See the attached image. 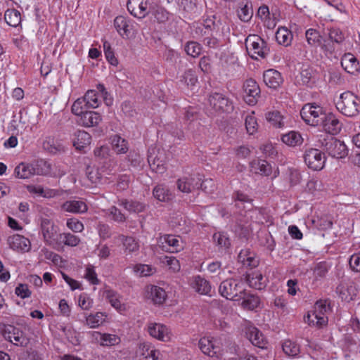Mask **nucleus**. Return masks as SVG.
Segmentation results:
<instances>
[{"label":"nucleus","mask_w":360,"mask_h":360,"mask_svg":"<svg viewBox=\"0 0 360 360\" xmlns=\"http://www.w3.org/2000/svg\"><path fill=\"white\" fill-rule=\"evenodd\" d=\"M281 140L284 143L290 146L300 145L303 141L300 134L295 131H291L283 134L281 137Z\"/></svg>","instance_id":"58836bf2"},{"label":"nucleus","mask_w":360,"mask_h":360,"mask_svg":"<svg viewBox=\"0 0 360 360\" xmlns=\"http://www.w3.org/2000/svg\"><path fill=\"white\" fill-rule=\"evenodd\" d=\"M300 75L302 84L307 87H312L315 83L313 70L309 67L302 68Z\"/></svg>","instance_id":"37998d69"},{"label":"nucleus","mask_w":360,"mask_h":360,"mask_svg":"<svg viewBox=\"0 0 360 360\" xmlns=\"http://www.w3.org/2000/svg\"><path fill=\"white\" fill-rule=\"evenodd\" d=\"M127 7L129 12L138 18H143L148 13L145 0H128Z\"/></svg>","instance_id":"2eb2a0df"},{"label":"nucleus","mask_w":360,"mask_h":360,"mask_svg":"<svg viewBox=\"0 0 360 360\" xmlns=\"http://www.w3.org/2000/svg\"><path fill=\"white\" fill-rule=\"evenodd\" d=\"M198 346L200 350L210 356H214L217 352L212 342L207 338H202L199 340Z\"/></svg>","instance_id":"de8ad7c7"},{"label":"nucleus","mask_w":360,"mask_h":360,"mask_svg":"<svg viewBox=\"0 0 360 360\" xmlns=\"http://www.w3.org/2000/svg\"><path fill=\"white\" fill-rule=\"evenodd\" d=\"M319 126H321L326 132L325 135L333 136L340 131L342 123L333 113L325 112Z\"/></svg>","instance_id":"9b49d317"},{"label":"nucleus","mask_w":360,"mask_h":360,"mask_svg":"<svg viewBox=\"0 0 360 360\" xmlns=\"http://www.w3.org/2000/svg\"><path fill=\"white\" fill-rule=\"evenodd\" d=\"M241 297H240V300H243L241 303V306L248 310H253L259 306V297L248 293L245 290H241Z\"/></svg>","instance_id":"c756f323"},{"label":"nucleus","mask_w":360,"mask_h":360,"mask_svg":"<svg viewBox=\"0 0 360 360\" xmlns=\"http://www.w3.org/2000/svg\"><path fill=\"white\" fill-rule=\"evenodd\" d=\"M252 172L264 176H269L272 168L270 164L264 160H254L250 162Z\"/></svg>","instance_id":"7c9ffc66"},{"label":"nucleus","mask_w":360,"mask_h":360,"mask_svg":"<svg viewBox=\"0 0 360 360\" xmlns=\"http://www.w3.org/2000/svg\"><path fill=\"white\" fill-rule=\"evenodd\" d=\"M106 299L108 300V302L110 303L112 307H113L115 309L119 311H122L124 309V306L121 303L120 300V296L117 295V292H115L113 290H106L105 292Z\"/></svg>","instance_id":"864d4df0"},{"label":"nucleus","mask_w":360,"mask_h":360,"mask_svg":"<svg viewBox=\"0 0 360 360\" xmlns=\"http://www.w3.org/2000/svg\"><path fill=\"white\" fill-rule=\"evenodd\" d=\"M252 8L249 7L248 3L245 4L238 11V16L243 22L250 21L252 17Z\"/></svg>","instance_id":"e2e57ef3"},{"label":"nucleus","mask_w":360,"mask_h":360,"mask_svg":"<svg viewBox=\"0 0 360 360\" xmlns=\"http://www.w3.org/2000/svg\"><path fill=\"white\" fill-rule=\"evenodd\" d=\"M208 101L212 108L219 112L230 113L233 110L232 101L220 93H212L210 95Z\"/></svg>","instance_id":"0eeeda50"},{"label":"nucleus","mask_w":360,"mask_h":360,"mask_svg":"<svg viewBox=\"0 0 360 360\" xmlns=\"http://www.w3.org/2000/svg\"><path fill=\"white\" fill-rule=\"evenodd\" d=\"M86 105L89 108H96L99 105L100 101L96 90H89L83 96Z\"/></svg>","instance_id":"3c124183"},{"label":"nucleus","mask_w":360,"mask_h":360,"mask_svg":"<svg viewBox=\"0 0 360 360\" xmlns=\"http://www.w3.org/2000/svg\"><path fill=\"white\" fill-rule=\"evenodd\" d=\"M105 315L101 312H97L96 314H91L86 317V324L91 328L98 327L105 320Z\"/></svg>","instance_id":"5fc2aeb1"},{"label":"nucleus","mask_w":360,"mask_h":360,"mask_svg":"<svg viewBox=\"0 0 360 360\" xmlns=\"http://www.w3.org/2000/svg\"><path fill=\"white\" fill-rule=\"evenodd\" d=\"M75 136L73 146L77 150H82L91 143V135L84 130H78Z\"/></svg>","instance_id":"2f4dec72"},{"label":"nucleus","mask_w":360,"mask_h":360,"mask_svg":"<svg viewBox=\"0 0 360 360\" xmlns=\"http://www.w3.org/2000/svg\"><path fill=\"white\" fill-rule=\"evenodd\" d=\"M114 242H121L123 245L124 252L126 254L137 252L139 249L138 241L131 236H126L123 234H119L113 239Z\"/></svg>","instance_id":"6ab92c4d"},{"label":"nucleus","mask_w":360,"mask_h":360,"mask_svg":"<svg viewBox=\"0 0 360 360\" xmlns=\"http://www.w3.org/2000/svg\"><path fill=\"white\" fill-rule=\"evenodd\" d=\"M304 160L309 169L319 171L324 167L326 158L320 150L309 148L305 151Z\"/></svg>","instance_id":"6e6552de"},{"label":"nucleus","mask_w":360,"mask_h":360,"mask_svg":"<svg viewBox=\"0 0 360 360\" xmlns=\"http://www.w3.org/2000/svg\"><path fill=\"white\" fill-rule=\"evenodd\" d=\"M120 205L130 212L139 213L145 210L146 205L140 202L122 200Z\"/></svg>","instance_id":"c03bdc74"},{"label":"nucleus","mask_w":360,"mask_h":360,"mask_svg":"<svg viewBox=\"0 0 360 360\" xmlns=\"http://www.w3.org/2000/svg\"><path fill=\"white\" fill-rule=\"evenodd\" d=\"M213 239L220 248L227 249L231 245L230 239L224 233H215Z\"/></svg>","instance_id":"bf43d9fd"},{"label":"nucleus","mask_w":360,"mask_h":360,"mask_svg":"<svg viewBox=\"0 0 360 360\" xmlns=\"http://www.w3.org/2000/svg\"><path fill=\"white\" fill-rule=\"evenodd\" d=\"M244 290L242 288V283L236 278L223 281L219 288V292L222 297L233 301L240 300V291Z\"/></svg>","instance_id":"20e7f679"},{"label":"nucleus","mask_w":360,"mask_h":360,"mask_svg":"<svg viewBox=\"0 0 360 360\" xmlns=\"http://www.w3.org/2000/svg\"><path fill=\"white\" fill-rule=\"evenodd\" d=\"M324 113L323 108L316 103H307L300 111L302 120L311 126H319Z\"/></svg>","instance_id":"39448f33"},{"label":"nucleus","mask_w":360,"mask_h":360,"mask_svg":"<svg viewBox=\"0 0 360 360\" xmlns=\"http://www.w3.org/2000/svg\"><path fill=\"white\" fill-rule=\"evenodd\" d=\"M247 337L251 343L259 348H264L266 344L265 338L262 332L255 327H250L246 333Z\"/></svg>","instance_id":"cd10ccee"},{"label":"nucleus","mask_w":360,"mask_h":360,"mask_svg":"<svg viewBox=\"0 0 360 360\" xmlns=\"http://www.w3.org/2000/svg\"><path fill=\"white\" fill-rule=\"evenodd\" d=\"M88 109L89 107L86 105L83 97L77 98L72 105V112L78 117L88 110Z\"/></svg>","instance_id":"6e6d98bb"},{"label":"nucleus","mask_w":360,"mask_h":360,"mask_svg":"<svg viewBox=\"0 0 360 360\" xmlns=\"http://www.w3.org/2000/svg\"><path fill=\"white\" fill-rule=\"evenodd\" d=\"M62 209L66 212L75 214L84 213L88 210L86 203L80 200L65 201L62 205Z\"/></svg>","instance_id":"a878e982"},{"label":"nucleus","mask_w":360,"mask_h":360,"mask_svg":"<svg viewBox=\"0 0 360 360\" xmlns=\"http://www.w3.org/2000/svg\"><path fill=\"white\" fill-rule=\"evenodd\" d=\"M247 253V250L240 251V252L238 255L239 261L241 262L243 264V265L249 266L251 269L257 267L259 264V260L254 256L250 255V253H249V255H248Z\"/></svg>","instance_id":"8fccbe9b"},{"label":"nucleus","mask_w":360,"mask_h":360,"mask_svg":"<svg viewBox=\"0 0 360 360\" xmlns=\"http://www.w3.org/2000/svg\"><path fill=\"white\" fill-rule=\"evenodd\" d=\"M328 31V37L332 42L340 44L344 41L345 34L340 28L332 27Z\"/></svg>","instance_id":"4d7b16f0"},{"label":"nucleus","mask_w":360,"mask_h":360,"mask_svg":"<svg viewBox=\"0 0 360 360\" xmlns=\"http://www.w3.org/2000/svg\"><path fill=\"white\" fill-rule=\"evenodd\" d=\"M264 83L270 88L276 89L283 83L281 73L274 69L266 70L263 74Z\"/></svg>","instance_id":"4be33fe9"},{"label":"nucleus","mask_w":360,"mask_h":360,"mask_svg":"<svg viewBox=\"0 0 360 360\" xmlns=\"http://www.w3.org/2000/svg\"><path fill=\"white\" fill-rule=\"evenodd\" d=\"M233 200L235 202V206L239 210H243L246 208L245 205V203L250 204L252 202V199L249 198L246 194L240 192L236 191L233 194Z\"/></svg>","instance_id":"09e8293b"},{"label":"nucleus","mask_w":360,"mask_h":360,"mask_svg":"<svg viewBox=\"0 0 360 360\" xmlns=\"http://www.w3.org/2000/svg\"><path fill=\"white\" fill-rule=\"evenodd\" d=\"M276 39L279 44L287 46L291 44L292 34L287 28L279 27L276 32Z\"/></svg>","instance_id":"e433bc0d"},{"label":"nucleus","mask_w":360,"mask_h":360,"mask_svg":"<svg viewBox=\"0 0 360 360\" xmlns=\"http://www.w3.org/2000/svg\"><path fill=\"white\" fill-rule=\"evenodd\" d=\"M203 28L198 27L195 29L196 34H200L202 36H217L219 33V27L212 18H207L204 20Z\"/></svg>","instance_id":"b1692460"},{"label":"nucleus","mask_w":360,"mask_h":360,"mask_svg":"<svg viewBox=\"0 0 360 360\" xmlns=\"http://www.w3.org/2000/svg\"><path fill=\"white\" fill-rule=\"evenodd\" d=\"M44 150L51 154H56L64 151L63 146L52 137H47L42 143Z\"/></svg>","instance_id":"72a5a7b5"},{"label":"nucleus","mask_w":360,"mask_h":360,"mask_svg":"<svg viewBox=\"0 0 360 360\" xmlns=\"http://www.w3.org/2000/svg\"><path fill=\"white\" fill-rule=\"evenodd\" d=\"M305 37L308 44L311 46L317 47L322 44V37L316 30L311 28L307 30L305 32Z\"/></svg>","instance_id":"79ce46f5"},{"label":"nucleus","mask_w":360,"mask_h":360,"mask_svg":"<svg viewBox=\"0 0 360 360\" xmlns=\"http://www.w3.org/2000/svg\"><path fill=\"white\" fill-rule=\"evenodd\" d=\"M101 121V116L95 111H85L79 117L77 122L85 127L96 126Z\"/></svg>","instance_id":"aec40b11"},{"label":"nucleus","mask_w":360,"mask_h":360,"mask_svg":"<svg viewBox=\"0 0 360 360\" xmlns=\"http://www.w3.org/2000/svg\"><path fill=\"white\" fill-rule=\"evenodd\" d=\"M263 276L260 272H253L246 275V281L252 288L261 290L265 287V284L262 282Z\"/></svg>","instance_id":"4c0bfd02"},{"label":"nucleus","mask_w":360,"mask_h":360,"mask_svg":"<svg viewBox=\"0 0 360 360\" xmlns=\"http://www.w3.org/2000/svg\"><path fill=\"white\" fill-rule=\"evenodd\" d=\"M335 106L342 115L355 117L360 112V98L351 91H345L340 94Z\"/></svg>","instance_id":"7ed1b4c3"},{"label":"nucleus","mask_w":360,"mask_h":360,"mask_svg":"<svg viewBox=\"0 0 360 360\" xmlns=\"http://www.w3.org/2000/svg\"><path fill=\"white\" fill-rule=\"evenodd\" d=\"M319 143L329 156L342 159L347 156L349 150L345 143L331 135H321Z\"/></svg>","instance_id":"f03ea898"},{"label":"nucleus","mask_w":360,"mask_h":360,"mask_svg":"<svg viewBox=\"0 0 360 360\" xmlns=\"http://www.w3.org/2000/svg\"><path fill=\"white\" fill-rule=\"evenodd\" d=\"M153 15L158 22L162 23L169 20V13L164 8L159 7L154 11Z\"/></svg>","instance_id":"774afa93"},{"label":"nucleus","mask_w":360,"mask_h":360,"mask_svg":"<svg viewBox=\"0 0 360 360\" xmlns=\"http://www.w3.org/2000/svg\"><path fill=\"white\" fill-rule=\"evenodd\" d=\"M153 195L160 202H169L173 198V194L169 187L164 184H158L153 189Z\"/></svg>","instance_id":"bb28decb"},{"label":"nucleus","mask_w":360,"mask_h":360,"mask_svg":"<svg viewBox=\"0 0 360 360\" xmlns=\"http://www.w3.org/2000/svg\"><path fill=\"white\" fill-rule=\"evenodd\" d=\"M160 352L149 343H143L139 345V360H160Z\"/></svg>","instance_id":"a211bd4d"},{"label":"nucleus","mask_w":360,"mask_h":360,"mask_svg":"<svg viewBox=\"0 0 360 360\" xmlns=\"http://www.w3.org/2000/svg\"><path fill=\"white\" fill-rule=\"evenodd\" d=\"M149 334L159 340L167 341L169 339L168 328L163 324L152 323L148 325Z\"/></svg>","instance_id":"5701e85b"},{"label":"nucleus","mask_w":360,"mask_h":360,"mask_svg":"<svg viewBox=\"0 0 360 360\" xmlns=\"http://www.w3.org/2000/svg\"><path fill=\"white\" fill-rule=\"evenodd\" d=\"M254 112L252 114H248L245 119V125L247 129V131L250 134H253L257 131V122L255 117L253 115Z\"/></svg>","instance_id":"052dcab7"},{"label":"nucleus","mask_w":360,"mask_h":360,"mask_svg":"<svg viewBox=\"0 0 360 360\" xmlns=\"http://www.w3.org/2000/svg\"><path fill=\"white\" fill-rule=\"evenodd\" d=\"M266 119L274 127L281 128L284 126L283 117L279 111L268 112L266 113Z\"/></svg>","instance_id":"49530a36"},{"label":"nucleus","mask_w":360,"mask_h":360,"mask_svg":"<svg viewBox=\"0 0 360 360\" xmlns=\"http://www.w3.org/2000/svg\"><path fill=\"white\" fill-rule=\"evenodd\" d=\"M191 285L197 292L201 295H209L211 291L210 282L200 276L193 278Z\"/></svg>","instance_id":"c85d7f7f"},{"label":"nucleus","mask_w":360,"mask_h":360,"mask_svg":"<svg viewBox=\"0 0 360 360\" xmlns=\"http://www.w3.org/2000/svg\"><path fill=\"white\" fill-rule=\"evenodd\" d=\"M245 44L247 50L252 51V58L257 59V56L264 58L269 53L266 42L258 35H249L245 40Z\"/></svg>","instance_id":"423d86ee"},{"label":"nucleus","mask_w":360,"mask_h":360,"mask_svg":"<svg viewBox=\"0 0 360 360\" xmlns=\"http://www.w3.org/2000/svg\"><path fill=\"white\" fill-rule=\"evenodd\" d=\"M146 292L148 298H150L155 304H162L167 297L165 290L157 285H148L146 287Z\"/></svg>","instance_id":"393cba45"},{"label":"nucleus","mask_w":360,"mask_h":360,"mask_svg":"<svg viewBox=\"0 0 360 360\" xmlns=\"http://www.w3.org/2000/svg\"><path fill=\"white\" fill-rule=\"evenodd\" d=\"M41 229L44 238L46 241H49L51 239L56 233L53 224L47 218L41 219Z\"/></svg>","instance_id":"a19ab883"},{"label":"nucleus","mask_w":360,"mask_h":360,"mask_svg":"<svg viewBox=\"0 0 360 360\" xmlns=\"http://www.w3.org/2000/svg\"><path fill=\"white\" fill-rule=\"evenodd\" d=\"M4 19L8 25L14 27H18L21 23L20 13L15 9L6 10L4 14Z\"/></svg>","instance_id":"c9c22d12"},{"label":"nucleus","mask_w":360,"mask_h":360,"mask_svg":"<svg viewBox=\"0 0 360 360\" xmlns=\"http://www.w3.org/2000/svg\"><path fill=\"white\" fill-rule=\"evenodd\" d=\"M162 238H163L165 243L169 247V250L171 252H179L183 248L179 236L166 234L163 237H161V239Z\"/></svg>","instance_id":"f704fd0d"},{"label":"nucleus","mask_w":360,"mask_h":360,"mask_svg":"<svg viewBox=\"0 0 360 360\" xmlns=\"http://www.w3.org/2000/svg\"><path fill=\"white\" fill-rule=\"evenodd\" d=\"M112 146L114 150L117 153L124 154L126 153L128 150V143L127 141L120 137V136L115 135L112 138Z\"/></svg>","instance_id":"603ef678"},{"label":"nucleus","mask_w":360,"mask_h":360,"mask_svg":"<svg viewBox=\"0 0 360 360\" xmlns=\"http://www.w3.org/2000/svg\"><path fill=\"white\" fill-rule=\"evenodd\" d=\"M93 337L103 347L115 346L121 342L120 338L115 334L101 333L96 331L93 333Z\"/></svg>","instance_id":"412c9836"},{"label":"nucleus","mask_w":360,"mask_h":360,"mask_svg":"<svg viewBox=\"0 0 360 360\" xmlns=\"http://www.w3.org/2000/svg\"><path fill=\"white\" fill-rule=\"evenodd\" d=\"M284 353L289 356H296L300 352V345L290 340H286L282 345Z\"/></svg>","instance_id":"a18cd8bd"},{"label":"nucleus","mask_w":360,"mask_h":360,"mask_svg":"<svg viewBox=\"0 0 360 360\" xmlns=\"http://www.w3.org/2000/svg\"><path fill=\"white\" fill-rule=\"evenodd\" d=\"M243 89L245 102L250 105L256 104L260 94V89L256 81L251 78L247 79L243 84Z\"/></svg>","instance_id":"ddd939ff"},{"label":"nucleus","mask_w":360,"mask_h":360,"mask_svg":"<svg viewBox=\"0 0 360 360\" xmlns=\"http://www.w3.org/2000/svg\"><path fill=\"white\" fill-rule=\"evenodd\" d=\"M86 175L87 178L92 184H97L100 182L102 178L98 169L92 167H88L86 168Z\"/></svg>","instance_id":"69168bd1"},{"label":"nucleus","mask_w":360,"mask_h":360,"mask_svg":"<svg viewBox=\"0 0 360 360\" xmlns=\"http://www.w3.org/2000/svg\"><path fill=\"white\" fill-rule=\"evenodd\" d=\"M304 321L309 326H316L320 328L326 324L328 319L326 316H321L311 311L308 313L307 316H304Z\"/></svg>","instance_id":"ea45409f"},{"label":"nucleus","mask_w":360,"mask_h":360,"mask_svg":"<svg viewBox=\"0 0 360 360\" xmlns=\"http://www.w3.org/2000/svg\"><path fill=\"white\" fill-rule=\"evenodd\" d=\"M8 243L9 247L14 250L28 252L30 250V240L19 234H15L8 237Z\"/></svg>","instance_id":"dca6fc26"},{"label":"nucleus","mask_w":360,"mask_h":360,"mask_svg":"<svg viewBox=\"0 0 360 360\" xmlns=\"http://www.w3.org/2000/svg\"><path fill=\"white\" fill-rule=\"evenodd\" d=\"M186 53L193 58L198 56L201 52V46L195 41H188L185 46Z\"/></svg>","instance_id":"680f3d73"},{"label":"nucleus","mask_w":360,"mask_h":360,"mask_svg":"<svg viewBox=\"0 0 360 360\" xmlns=\"http://www.w3.org/2000/svg\"><path fill=\"white\" fill-rule=\"evenodd\" d=\"M355 288L352 285L342 282L336 288V292L339 295L342 300L350 301L353 299V296L356 295Z\"/></svg>","instance_id":"473e14b6"},{"label":"nucleus","mask_w":360,"mask_h":360,"mask_svg":"<svg viewBox=\"0 0 360 360\" xmlns=\"http://www.w3.org/2000/svg\"><path fill=\"white\" fill-rule=\"evenodd\" d=\"M2 336L6 340L18 347H25L28 344V339L24 332L13 325L7 324Z\"/></svg>","instance_id":"1a4fd4ad"},{"label":"nucleus","mask_w":360,"mask_h":360,"mask_svg":"<svg viewBox=\"0 0 360 360\" xmlns=\"http://www.w3.org/2000/svg\"><path fill=\"white\" fill-rule=\"evenodd\" d=\"M148 162L152 171L158 174H163L167 168L165 166V155L163 150L150 149L148 155Z\"/></svg>","instance_id":"9d476101"},{"label":"nucleus","mask_w":360,"mask_h":360,"mask_svg":"<svg viewBox=\"0 0 360 360\" xmlns=\"http://www.w3.org/2000/svg\"><path fill=\"white\" fill-rule=\"evenodd\" d=\"M198 81L197 75L195 72L192 69L186 70L184 74L181 76L180 82L187 86H193Z\"/></svg>","instance_id":"13d9d810"},{"label":"nucleus","mask_w":360,"mask_h":360,"mask_svg":"<svg viewBox=\"0 0 360 360\" xmlns=\"http://www.w3.org/2000/svg\"><path fill=\"white\" fill-rule=\"evenodd\" d=\"M51 171V165L44 160L32 163L21 162L14 170L15 176L19 179H28L34 175H46Z\"/></svg>","instance_id":"f257e3e1"},{"label":"nucleus","mask_w":360,"mask_h":360,"mask_svg":"<svg viewBox=\"0 0 360 360\" xmlns=\"http://www.w3.org/2000/svg\"><path fill=\"white\" fill-rule=\"evenodd\" d=\"M133 22L132 20L119 15L114 20V26L122 38H129L133 30Z\"/></svg>","instance_id":"4468645a"},{"label":"nucleus","mask_w":360,"mask_h":360,"mask_svg":"<svg viewBox=\"0 0 360 360\" xmlns=\"http://www.w3.org/2000/svg\"><path fill=\"white\" fill-rule=\"evenodd\" d=\"M330 269V266L326 262H321L318 263L314 270V275L316 277L323 278L328 273Z\"/></svg>","instance_id":"338daca9"},{"label":"nucleus","mask_w":360,"mask_h":360,"mask_svg":"<svg viewBox=\"0 0 360 360\" xmlns=\"http://www.w3.org/2000/svg\"><path fill=\"white\" fill-rule=\"evenodd\" d=\"M60 239L62 242L68 246L75 247L77 245L80 241V239L77 236H75L70 233H66L60 235Z\"/></svg>","instance_id":"0e129e2a"},{"label":"nucleus","mask_w":360,"mask_h":360,"mask_svg":"<svg viewBox=\"0 0 360 360\" xmlns=\"http://www.w3.org/2000/svg\"><path fill=\"white\" fill-rule=\"evenodd\" d=\"M342 68L351 75H356L360 71V65L357 58L351 53H345L341 58Z\"/></svg>","instance_id":"f3484780"},{"label":"nucleus","mask_w":360,"mask_h":360,"mask_svg":"<svg viewBox=\"0 0 360 360\" xmlns=\"http://www.w3.org/2000/svg\"><path fill=\"white\" fill-rule=\"evenodd\" d=\"M200 181H201V175L192 174L179 179L176 181V186L180 191L190 193L199 188Z\"/></svg>","instance_id":"f8f14e48"}]
</instances>
